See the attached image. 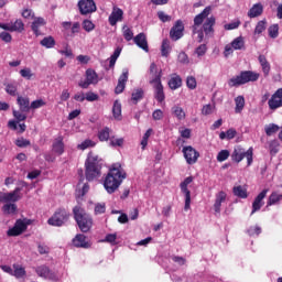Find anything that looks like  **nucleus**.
<instances>
[{
    "mask_svg": "<svg viewBox=\"0 0 282 282\" xmlns=\"http://www.w3.org/2000/svg\"><path fill=\"white\" fill-rule=\"evenodd\" d=\"M124 180H127V172L122 171V166L112 165L104 178V188L109 195H113Z\"/></svg>",
    "mask_w": 282,
    "mask_h": 282,
    "instance_id": "nucleus-1",
    "label": "nucleus"
},
{
    "mask_svg": "<svg viewBox=\"0 0 282 282\" xmlns=\"http://www.w3.org/2000/svg\"><path fill=\"white\" fill-rule=\"evenodd\" d=\"M102 159L100 156L89 153L85 161V176L87 182H94L102 175Z\"/></svg>",
    "mask_w": 282,
    "mask_h": 282,
    "instance_id": "nucleus-2",
    "label": "nucleus"
},
{
    "mask_svg": "<svg viewBox=\"0 0 282 282\" xmlns=\"http://www.w3.org/2000/svg\"><path fill=\"white\" fill-rule=\"evenodd\" d=\"M74 219L82 232H89L91 230V226H94V219L91 216L85 212L80 205H77L73 208Z\"/></svg>",
    "mask_w": 282,
    "mask_h": 282,
    "instance_id": "nucleus-3",
    "label": "nucleus"
},
{
    "mask_svg": "<svg viewBox=\"0 0 282 282\" xmlns=\"http://www.w3.org/2000/svg\"><path fill=\"white\" fill-rule=\"evenodd\" d=\"M261 75L252 70H242L236 77H232L228 80L229 87H240V85H246L248 83H257Z\"/></svg>",
    "mask_w": 282,
    "mask_h": 282,
    "instance_id": "nucleus-4",
    "label": "nucleus"
},
{
    "mask_svg": "<svg viewBox=\"0 0 282 282\" xmlns=\"http://www.w3.org/2000/svg\"><path fill=\"white\" fill-rule=\"evenodd\" d=\"M254 156V149L249 148L247 151L246 149L241 147H236L231 153V160L232 162H236V164H239V162H242L243 159L247 160V166H252Z\"/></svg>",
    "mask_w": 282,
    "mask_h": 282,
    "instance_id": "nucleus-5",
    "label": "nucleus"
},
{
    "mask_svg": "<svg viewBox=\"0 0 282 282\" xmlns=\"http://www.w3.org/2000/svg\"><path fill=\"white\" fill-rule=\"evenodd\" d=\"M69 217H72V214L67 212V209L57 208L55 213L52 215V217L48 218L47 224L48 226H55L57 228H61L62 226H65V224L69 221Z\"/></svg>",
    "mask_w": 282,
    "mask_h": 282,
    "instance_id": "nucleus-6",
    "label": "nucleus"
},
{
    "mask_svg": "<svg viewBox=\"0 0 282 282\" xmlns=\"http://www.w3.org/2000/svg\"><path fill=\"white\" fill-rule=\"evenodd\" d=\"M154 85V98L158 102H164L166 95H164V86L162 85V70L150 80Z\"/></svg>",
    "mask_w": 282,
    "mask_h": 282,
    "instance_id": "nucleus-7",
    "label": "nucleus"
},
{
    "mask_svg": "<svg viewBox=\"0 0 282 282\" xmlns=\"http://www.w3.org/2000/svg\"><path fill=\"white\" fill-rule=\"evenodd\" d=\"M30 224H32L31 219H18L14 226L7 231L8 237H19V235H23Z\"/></svg>",
    "mask_w": 282,
    "mask_h": 282,
    "instance_id": "nucleus-8",
    "label": "nucleus"
},
{
    "mask_svg": "<svg viewBox=\"0 0 282 282\" xmlns=\"http://www.w3.org/2000/svg\"><path fill=\"white\" fill-rule=\"evenodd\" d=\"M85 76H86V79L80 80L78 83V85L82 89H89V85H98V83L100 80L98 78V73H96L94 70V68L86 69Z\"/></svg>",
    "mask_w": 282,
    "mask_h": 282,
    "instance_id": "nucleus-9",
    "label": "nucleus"
},
{
    "mask_svg": "<svg viewBox=\"0 0 282 282\" xmlns=\"http://www.w3.org/2000/svg\"><path fill=\"white\" fill-rule=\"evenodd\" d=\"M182 153L187 164H197V160H199V152L195 150V148H193L192 145H185L183 147Z\"/></svg>",
    "mask_w": 282,
    "mask_h": 282,
    "instance_id": "nucleus-10",
    "label": "nucleus"
},
{
    "mask_svg": "<svg viewBox=\"0 0 282 282\" xmlns=\"http://www.w3.org/2000/svg\"><path fill=\"white\" fill-rule=\"evenodd\" d=\"M77 6L79 13L84 17L93 14V12H96L97 10L96 2L94 0H79Z\"/></svg>",
    "mask_w": 282,
    "mask_h": 282,
    "instance_id": "nucleus-11",
    "label": "nucleus"
},
{
    "mask_svg": "<svg viewBox=\"0 0 282 282\" xmlns=\"http://www.w3.org/2000/svg\"><path fill=\"white\" fill-rule=\"evenodd\" d=\"M21 187H15L13 192L10 193H1L0 194V202L2 204H9V202H12L15 204V202H19L21 199Z\"/></svg>",
    "mask_w": 282,
    "mask_h": 282,
    "instance_id": "nucleus-12",
    "label": "nucleus"
},
{
    "mask_svg": "<svg viewBox=\"0 0 282 282\" xmlns=\"http://www.w3.org/2000/svg\"><path fill=\"white\" fill-rule=\"evenodd\" d=\"M13 118H15V120H10L8 127L12 129V131H17V129H19V122H25L28 115L21 110H13Z\"/></svg>",
    "mask_w": 282,
    "mask_h": 282,
    "instance_id": "nucleus-13",
    "label": "nucleus"
},
{
    "mask_svg": "<svg viewBox=\"0 0 282 282\" xmlns=\"http://www.w3.org/2000/svg\"><path fill=\"white\" fill-rule=\"evenodd\" d=\"M182 36H184V22L182 20H177L170 30V39H172V41H180Z\"/></svg>",
    "mask_w": 282,
    "mask_h": 282,
    "instance_id": "nucleus-14",
    "label": "nucleus"
},
{
    "mask_svg": "<svg viewBox=\"0 0 282 282\" xmlns=\"http://www.w3.org/2000/svg\"><path fill=\"white\" fill-rule=\"evenodd\" d=\"M193 176H188L181 183V191L185 195V210L191 209V191L188 189V184H192Z\"/></svg>",
    "mask_w": 282,
    "mask_h": 282,
    "instance_id": "nucleus-15",
    "label": "nucleus"
},
{
    "mask_svg": "<svg viewBox=\"0 0 282 282\" xmlns=\"http://www.w3.org/2000/svg\"><path fill=\"white\" fill-rule=\"evenodd\" d=\"M269 109L271 111H276V109L282 107V88H279L268 101Z\"/></svg>",
    "mask_w": 282,
    "mask_h": 282,
    "instance_id": "nucleus-16",
    "label": "nucleus"
},
{
    "mask_svg": "<svg viewBox=\"0 0 282 282\" xmlns=\"http://www.w3.org/2000/svg\"><path fill=\"white\" fill-rule=\"evenodd\" d=\"M269 191L270 189L265 188L257 195V197L254 198V200L252 203L251 215H254V213H259V210H261V208H263V204H264L263 199H265V197L268 196Z\"/></svg>",
    "mask_w": 282,
    "mask_h": 282,
    "instance_id": "nucleus-17",
    "label": "nucleus"
},
{
    "mask_svg": "<svg viewBox=\"0 0 282 282\" xmlns=\"http://www.w3.org/2000/svg\"><path fill=\"white\" fill-rule=\"evenodd\" d=\"M210 10H212L210 7H206L200 13H198L194 18L193 34H195V32L197 31V28H199V25L204 23V20L208 19V17L210 15Z\"/></svg>",
    "mask_w": 282,
    "mask_h": 282,
    "instance_id": "nucleus-18",
    "label": "nucleus"
},
{
    "mask_svg": "<svg viewBox=\"0 0 282 282\" xmlns=\"http://www.w3.org/2000/svg\"><path fill=\"white\" fill-rule=\"evenodd\" d=\"M129 80V69H123L122 74L119 76L118 84L115 88V94H122L127 87V82Z\"/></svg>",
    "mask_w": 282,
    "mask_h": 282,
    "instance_id": "nucleus-19",
    "label": "nucleus"
},
{
    "mask_svg": "<svg viewBox=\"0 0 282 282\" xmlns=\"http://www.w3.org/2000/svg\"><path fill=\"white\" fill-rule=\"evenodd\" d=\"M215 23H216V19L213 15L207 18L203 23V31L207 37L215 35V29H214Z\"/></svg>",
    "mask_w": 282,
    "mask_h": 282,
    "instance_id": "nucleus-20",
    "label": "nucleus"
},
{
    "mask_svg": "<svg viewBox=\"0 0 282 282\" xmlns=\"http://www.w3.org/2000/svg\"><path fill=\"white\" fill-rule=\"evenodd\" d=\"M73 246H75V248L88 249L91 248V242L87 241V236L77 234L75 238H73Z\"/></svg>",
    "mask_w": 282,
    "mask_h": 282,
    "instance_id": "nucleus-21",
    "label": "nucleus"
},
{
    "mask_svg": "<svg viewBox=\"0 0 282 282\" xmlns=\"http://www.w3.org/2000/svg\"><path fill=\"white\" fill-rule=\"evenodd\" d=\"M122 17H124V11L118 7L112 8V12L108 18L109 24L110 25H117L118 21H122Z\"/></svg>",
    "mask_w": 282,
    "mask_h": 282,
    "instance_id": "nucleus-22",
    "label": "nucleus"
},
{
    "mask_svg": "<svg viewBox=\"0 0 282 282\" xmlns=\"http://www.w3.org/2000/svg\"><path fill=\"white\" fill-rule=\"evenodd\" d=\"M47 25V22L44 18H34V21L31 24V30L35 34V36H41L43 33L41 32V28Z\"/></svg>",
    "mask_w": 282,
    "mask_h": 282,
    "instance_id": "nucleus-23",
    "label": "nucleus"
},
{
    "mask_svg": "<svg viewBox=\"0 0 282 282\" xmlns=\"http://www.w3.org/2000/svg\"><path fill=\"white\" fill-rule=\"evenodd\" d=\"M258 61L261 66L264 78H268V76H270V72L272 69L270 62H268V58L263 54L258 56Z\"/></svg>",
    "mask_w": 282,
    "mask_h": 282,
    "instance_id": "nucleus-24",
    "label": "nucleus"
},
{
    "mask_svg": "<svg viewBox=\"0 0 282 282\" xmlns=\"http://www.w3.org/2000/svg\"><path fill=\"white\" fill-rule=\"evenodd\" d=\"M133 41L138 47L143 50V52H149V42L147 41V34L139 33L137 36L133 37Z\"/></svg>",
    "mask_w": 282,
    "mask_h": 282,
    "instance_id": "nucleus-25",
    "label": "nucleus"
},
{
    "mask_svg": "<svg viewBox=\"0 0 282 282\" xmlns=\"http://www.w3.org/2000/svg\"><path fill=\"white\" fill-rule=\"evenodd\" d=\"M227 197H228V195L224 191H220L216 194V199L214 203L215 213H221V204H224V202H226Z\"/></svg>",
    "mask_w": 282,
    "mask_h": 282,
    "instance_id": "nucleus-26",
    "label": "nucleus"
},
{
    "mask_svg": "<svg viewBox=\"0 0 282 282\" xmlns=\"http://www.w3.org/2000/svg\"><path fill=\"white\" fill-rule=\"evenodd\" d=\"M17 105L22 112H30L31 104L30 97L18 96Z\"/></svg>",
    "mask_w": 282,
    "mask_h": 282,
    "instance_id": "nucleus-27",
    "label": "nucleus"
},
{
    "mask_svg": "<svg viewBox=\"0 0 282 282\" xmlns=\"http://www.w3.org/2000/svg\"><path fill=\"white\" fill-rule=\"evenodd\" d=\"M53 153H56V155H63V153H65V143L63 142V137H58L54 140Z\"/></svg>",
    "mask_w": 282,
    "mask_h": 282,
    "instance_id": "nucleus-28",
    "label": "nucleus"
},
{
    "mask_svg": "<svg viewBox=\"0 0 282 282\" xmlns=\"http://www.w3.org/2000/svg\"><path fill=\"white\" fill-rule=\"evenodd\" d=\"M263 14V4L256 3L252 8L248 11L249 19H257V17H261Z\"/></svg>",
    "mask_w": 282,
    "mask_h": 282,
    "instance_id": "nucleus-29",
    "label": "nucleus"
},
{
    "mask_svg": "<svg viewBox=\"0 0 282 282\" xmlns=\"http://www.w3.org/2000/svg\"><path fill=\"white\" fill-rule=\"evenodd\" d=\"M167 85H169L170 89H173V90L180 89V87H182V77L177 74H174L170 78Z\"/></svg>",
    "mask_w": 282,
    "mask_h": 282,
    "instance_id": "nucleus-30",
    "label": "nucleus"
},
{
    "mask_svg": "<svg viewBox=\"0 0 282 282\" xmlns=\"http://www.w3.org/2000/svg\"><path fill=\"white\" fill-rule=\"evenodd\" d=\"M144 98V89L142 88H137L132 91L131 94V101L133 105H138L140 100Z\"/></svg>",
    "mask_w": 282,
    "mask_h": 282,
    "instance_id": "nucleus-31",
    "label": "nucleus"
},
{
    "mask_svg": "<svg viewBox=\"0 0 282 282\" xmlns=\"http://www.w3.org/2000/svg\"><path fill=\"white\" fill-rule=\"evenodd\" d=\"M112 115L115 120H122V104L118 100L113 102Z\"/></svg>",
    "mask_w": 282,
    "mask_h": 282,
    "instance_id": "nucleus-32",
    "label": "nucleus"
},
{
    "mask_svg": "<svg viewBox=\"0 0 282 282\" xmlns=\"http://www.w3.org/2000/svg\"><path fill=\"white\" fill-rule=\"evenodd\" d=\"M232 193L236 197H240V199H248V189L241 185L235 186Z\"/></svg>",
    "mask_w": 282,
    "mask_h": 282,
    "instance_id": "nucleus-33",
    "label": "nucleus"
},
{
    "mask_svg": "<svg viewBox=\"0 0 282 282\" xmlns=\"http://www.w3.org/2000/svg\"><path fill=\"white\" fill-rule=\"evenodd\" d=\"M40 45H42V47H46V50H52V47L56 45V40H54V36L48 35L41 40Z\"/></svg>",
    "mask_w": 282,
    "mask_h": 282,
    "instance_id": "nucleus-34",
    "label": "nucleus"
},
{
    "mask_svg": "<svg viewBox=\"0 0 282 282\" xmlns=\"http://www.w3.org/2000/svg\"><path fill=\"white\" fill-rule=\"evenodd\" d=\"M281 199H282V194H279L276 192L271 193V195L269 196L268 202H267V208L279 204V202H281Z\"/></svg>",
    "mask_w": 282,
    "mask_h": 282,
    "instance_id": "nucleus-35",
    "label": "nucleus"
},
{
    "mask_svg": "<svg viewBox=\"0 0 282 282\" xmlns=\"http://www.w3.org/2000/svg\"><path fill=\"white\" fill-rule=\"evenodd\" d=\"M172 113L175 118H177V120H186V112L184 111V108L180 106H173Z\"/></svg>",
    "mask_w": 282,
    "mask_h": 282,
    "instance_id": "nucleus-36",
    "label": "nucleus"
},
{
    "mask_svg": "<svg viewBox=\"0 0 282 282\" xmlns=\"http://www.w3.org/2000/svg\"><path fill=\"white\" fill-rule=\"evenodd\" d=\"M11 23V32H23L25 30V24L23 23V20L18 19L14 22Z\"/></svg>",
    "mask_w": 282,
    "mask_h": 282,
    "instance_id": "nucleus-37",
    "label": "nucleus"
},
{
    "mask_svg": "<svg viewBox=\"0 0 282 282\" xmlns=\"http://www.w3.org/2000/svg\"><path fill=\"white\" fill-rule=\"evenodd\" d=\"M4 87L9 96H19V86L17 85V83L4 84Z\"/></svg>",
    "mask_w": 282,
    "mask_h": 282,
    "instance_id": "nucleus-38",
    "label": "nucleus"
},
{
    "mask_svg": "<svg viewBox=\"0 0 282 282\" xmlns=\"http://www.w3.org/2000/svg\"><path fill=\"white\" fill-rule=\"evenodd\" d=\"M35 272H36V274H39V276H42L43 279H50V276L52 274V271L46 265L37 267Z\"/></svg>",
    "mask_w": 282,
    "mask_h": 282,
    "instance_id": "nucleus-39",
    "label": "nucleus"
},
{
    "mask_svg": "<svg viewBox=\"0 0 282 282\" xmlns=\"http://www.w3.org/2000/svg\"><path fill=\"white\" fill-rule=\"evenodd\" d=\"M171 54V42L165 39L162 42L161 45V55L164 56L165 58H169V55Z\"/></svg>",
    "mask_w": 282,
    "mask_h": 282,
    "instance_id": "nucleus-40",
    "label": "nucleus"
},
{
    "mask_svg": "<svg viewBox=\"0 0 282 282\" xmlns=\"http://www.w3.org/2000/svg\"><path fill=\"white\" fill-rule=\"evenodd\" d=\"M111 133V129L109 127H106L98 132V140L100 142H107L109 140V135Z\"/></svg>",
    "mask_w": 282,
    "mask_h": 282,
    "instance_id": "nucleus-41",
    "label": "nucleus"
},
{
    "mask_svg": "<svg viewBox=\"0 0 282 282\" xmlns=\"http://www.w3.org/2000/svg\"><path fill=\"white\" fill-rule=\"evenodd\" d=\"M235 102H236L235 112L241 113V111H243V107H246V99L243 98V96H238L235 99Z\"/></svg>",
    "mask_w": 282,
    "mask_h": 282,
    "instance_id": "nucleus-42",
    "label": "nucleus"
},
{
    "mask_svg": "<svg viewBox=\"0 0 282 282\" xmlns=\"http://www.w3.org/2000/svg\"><path fill=\"white\" fill-rule=\"evenodd\" d=\"M2 213H4V215H14V213H17V204H4L2 206Z\"/></svg>",
    "mask_w": 282,
    "mask_h": 282,
    "instance_id": "nucleus-43",
    "label": "nucleus"
},
{
    "mask_svg": "<svg viewBox=\"0 0 282 282\" xmlns=\"http://www.w3.org/2000/svg\"><path fill=\"white\" fill-rule=\"evenodd\" d=\"M12 274L17 279H23V276H25V269L19 264H14Z\"/></svg>",
    "mask_w": 282,
    "mask_h": 282,
    "instance_id": "nucleus-44",
    "label": "nucleus"
},
{
    "mask_svg": "<svg viewBox=\"0 0 282 282\" xmlns=\"http://www.w3.org/2000/svg\"><path fill=\"white\" fill-rule=\"evenodd\" d=\"M93 147H96V142H94L91 139H86L77 145V149L79 151H85L86 149H91Z\"/></svg>",
    "mask_w": 282,
    "mask_h": 282,
    "instance_id": "nucleus-45",
    "label": "nucleus"
},
{
    "mask_svg": "<svg viewBox=\"0 0 282 282\" xmlns=\"http://www.w3.org/2000/svg\"><path fill=\"white\" fill-rule=\"evenodd\" d=\"M243 45H246V42L242 36H238L231 42L234 50H243Z\"/></svg>",
    "mask_w": 282,
    "mask_h": 282,
    "instance_id": "nucleus-46",
    "label": "nucleus"
},
{
    "mask_svg": "<svg viewBox=\"0 0 282 282\" xmlns=\"http://www.w3.org/2000/svg\"><path fill=\"white\" fill-rule=\"evenodd\" d=\"M279 129L280 128L278 124L270 123V124L265 126L264 131H265V134L270 137V135H274V133H278Z\"/></svg>",
    "mask_w": 282,
    "mask_h": 282,
    "instance_id": "nucleus-47",
    "label": "nucleus"
},
{
    "mask_svg": "<svg viewBox=\"0 0 282 282\" xmlns=\"http://www.w3.org/2000/svg\"><path fill=\"white\" fill-rule=\"evenodd\" d=\"M281 147V144L279 143V141L276 140H272L269 144V151L271 155H276V153H279V148Z\"/></svg>",
    "mask_w": 282,
    "mask_h": 282,
    "instance_id": "nucleus-48",
    "label": "nucleus"
},
{
    "mask_svg": "<svg viewBox=\"0 0 282 282\" xmlns=\"http://www.w3.org/2000/svg\"><path fill=\"white\" fill-rule=\"evenodd\" d=\"M82 25H83V30H85V32H94V30H96V24H94V22H91V20H84Z\"/></svg>",
    "mask_w": 282,
    "mask_h": 282,
    "instance_id": "nucleus-49",
    "label": "nucleus"
},
{
    "mask_svg": "<svg viewBox=\"0 0 282 282\" xmlns=\"http://www.w3.org/2000/svg\"><path fill=\"white\" fill-rule=\"evenodd\" d=\"M270 39H278L279 37V24H272L268 29Z\"/></svg>",
    "mask_w": 282,
    "mask_h": 282,
    "instance_id": "nucleus-50",
    "label": "nucleus"
},
{
    "mask_svg": "<svg viewBox=\"0 0 282 282\" xmlns=\"http://www.w3.org/2000/svg\"><path fill=\"white\" fill-rule=\"evenodd\" d=\"M228 158H230V151H228V150H221V151L217 154V162H226V160H228Z\"/></svg>",
    "mask_w": 282,
    "mask_h": 282,
    "instance_id": "nucleus-51",
    "label": "nucleus"
},
{
    "mask_svg": "<svg viewBox=\"0 0 282 282\" xmlns=\"http://www.w3.org/2000/svg\"><path fill=\"white\" fill-rule=\"evenodd\" d=\"M265 20H261L257 23L254 34H263L265 32Z\"/></svg>",
    "mask_w": 282,
    "mask_h": 282,
    "instance_id": "nucleus-52",
    "label": "nucleus"
},
{
    "mask_svg": "<svg viewBox=\"0 0 282 282\" xmlns=\"http://www.w3.org/2000/svg\"><path fill=\"white\" fill-rule=\"evenodd\" d=\"M85 98L88 102H96V100H100V96L94 91L86 93Z\"/></svg>",
    "mask_w": 282,
    "mask_h": 282,
    "instance_id": "nucleus-53",
    "label": "nucleus"
},
{
    "mask_svg": "<svg viewBox=\"0 0 282 282\" xmlns=\"http://www.w3.org/2000/svg\"><path fill=\"white\" fill-rule=\"evenodd\" d=\"M20 75L26 80H32V76H34V73H32L31 68H23L20 70Z\"/></svg>",
    "mask_w": 282,
    "mask_h": 282,
    "instance_id": "nucleus-54",
    "label": "nucleus"
},
{
    "mask_svg": "<svg viewBox=\"0 0 282 282\" xmlns=\"http://www.w3.org/2000/svg\"><path fill=\"white\" fill-rule=\"evenodd\" d=\"M186 85L188 89H197V79L194 76H188L186 79Z\"/></svg>",
    "mask_w": 282,
    "mask_h": 282,
    "instance_id": "nucleus-55",
    "label": "nucleus"
},
{
    "mask_svg": "<svg viewBox=\"0 0 282 282\" xmlns=\"http://www.w3.org/2000/svg\"><path fill=\"white\" fill-rule=\"evenodd\" d=\"M15 144L19 147V149H25V147H30L31 142L25 138H20L15 141Z\"/></svg>",
    "mask_w": 282,
    "mask_h": 282,
    "instance_id": "nucleus-56",
    "label": "nucleus"
},
{
    "mask_svg": "<svg viewBox=\"0 0 282 282\" xmlns=\"http://www.w3.org/2000/svg\"><path fill=\"white\" fill-rule=\"evenodd\" d=\"M46 102L43 99H36L31 102V109H41V107H45Z\"/></svg>",
    "mask_w": 282,
    "mask_h": 282,
    "instance_id": "nucleus-57",
    "label": "nucleus"
},
{
    "mask_svg": "<svg viewBox=\"0 0 282 282\" xmlns=\"http://www.w3.org/2000/svg\"><path fill=\"white\" fill-rule=\"evenodd\" d=\"M206 52H208V46H206V44H200L195 50V54H197V56H204Z\"/></svg>",
    "mask_w": 282,
    "mask_h": 282,
    "instance_id": "nucleus-58",
    "label": "nucleus"
},
{
    "mask_svg": "<svg viewBox=\"0 0 282 282\" xmlns=\"http://www.w3.org/2000/svg\"><path fill=\"white\" fill-rule=\"evenodd\" d=\"M116 239H118V235L116 234H108L105 237L106 243H111L112 246H116Z\"/></svg>",
    "mask_w": 282,
    "mask_h": 282,
    "instance_id": "nucleus-59",
    "label": "nucleus"
},
{
    "mask_svg": "<svg viewBox=\"0 0 282 282\" xmlns=\"http://www.w3.org/2000/svg\"><path fill=\"white\" fill-rule=\"evenodd\" d=\"M0 39L4 43H12V34H10L6 31L0 32Z\"/></svg>",
    "mask_w": 282,
    "mask_h": 282,
    "instance_id": "nucleus-60",
    "label": "nucleus"
},
{
    "mask_svg": "<svg viewBox=\"0 0 282 282\" xmlns=\"http://www.w3.org/2000/svg\"><path fill=\"white\" fill-rule=\"evenodd\" d=\"M260 232H261V227H259V226L250 227L248 229V235L250 237H254V236L259 237Z\"/></svg>",
    "mask_w": 282,
    "mask_h": 282,
    "instance_id": "nucleus-61",
    "label": "nucleus"
},
{
    "mask_svg": "<svg viewBox=\"0 0 282 282\" xmlns=\"http://www.w3.org/2000/svg\"><path fill=\"white\" fill-rule=\"evenodd\" d=\"M158 17L162 23H169L172 19L171 15L164 13V11H159Z\"/></svg>",
    "mask_w": 282,
    "mask_h": 282,
    "instance_id": "nucleus-62",
    "label": "nucleus"
},
{
    "mask_svg": "<svg viewBox=\"0 0 282 282\" xmlns=\"http://www.w3.org/2000/svg\"><path fill=\"white\" fill-rule=\"evenodd\" d=\"M178 63H182L183 65L188 64V55L184 52H181L177 56Z\"/></svg>",
    "mask_w": 282,
    "mask_h": 282,
    "instance_id": "nucleus-63",
    "label": "nucleus"
},
{
    "mask_svg": "<svg viewBox=\"0 0 282 282\" xmlns=\"http://www.w3.org/2000/svg\"><path fill=\"white\" fill-rule=\"evenodd\" d=\"M23 19H34V11L32 9H24L22 11Z\"/></svg>",
    "mask_w": 282,
    "mask_h": 282,
    "instance_id": "nucleus-64",
    "label": "nucleus"
}]
</instances>
